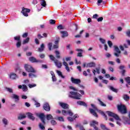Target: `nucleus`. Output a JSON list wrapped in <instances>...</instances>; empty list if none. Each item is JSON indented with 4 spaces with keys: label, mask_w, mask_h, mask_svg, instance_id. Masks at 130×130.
I'll return each mask as SVG.
<instances>
[{
    "label": "nucleus",
    "mask_w": 130,
    "mask_h": 130,
    "mask_svg": "<svg viewBox=\"0 0 130 130\" xmlns=\"http://www.w3.org/2000/svg\"><path fill=\"white\" fill-rule=\"evenodd\" d=\"M48 47L49 48V50H51V47H52V43H49L48 44Z\"/></svg>",
    "instance_id": "c03bdc74"
},
{
    "label": "nucleus",
    "mask_w": 130,
    "mask_h": 130,
    "mask_svg": "<svg viewBox=\"0 0 130 130\" xmlns=\"http://www.w3.org/2000/svg\"><path fill=\"white\" fill-rule=\"evenodd\" d=\"M108 63L109 64H111V66H114V62H113L112 61H109Z\"/></svg>",
    "instance_id": "338daca9"
},
{
    "label": "nucleus",
    "mask_w": 130,
    "mask_h": 130,
    "mask_svg": "<svg viewBox=\"0 0 130 130\" xmlns=\"http://www.w3.org/2000/svg\"><path fill=\"white\" fill-rule=\"evenodd\" d=\"M34 101L35 102V105L36 106V107H40V103L37 102L36 100L34 99Z\"/></svg>",
    "instance_id": "ea45409f"
},
{
    "label": "nucleus",
    "mask_w": 130,
    "mask_h": 130,
    "mask_svg": "<svg viewBox=\"0 0 130 130\" xmlns=\"http://www.w3.org/2000/svg\"><path fill=\"white\" fill-rule=\"evenodd\" d=\"M95 124H98V122L96 121L93 120L90 123V126H93L95 130H99V128L95 125Z\"/></svg>",
    "instance_id": "ddd939ff"
},
{
    "label": "nucleus",
    "mask_w": 130,
    "mask_h": 130,
    "mask_svg": "<svg viewBox=\"0 0 130 130\" xmlns=\"http://www.w3.org/2000/svg\"><path fill=\"white\" fill-rule=\"evenodd\" d=\"M22 90L23 91H27V86H26L25 85H23Z\"/></svg>",
    "instance_id": "864d4df0"
},
{
    "label": "nucleus",
    "mask_w": 130,
    "mask_h": 130,
    "mask_svg": "<svg viewBox=\"0 0 130 130\" xmlns=\"http://www.w3.org/2000/svg\"><path fill=\"white\" fill-rule=\"evenodd\" d=\"M107 113L109 116H111L112 117H114L115 119H116L117 121V124H118V125H121V120H120V118L117 115V114H115V113L111 112L110 111H107Z\"/></svg>",
    "instance_id": "f257e3e1"
},
{
    "label": "nucleus",
    "mask_w": 130,
    "mask_h": 130,
    "mask_svg": "<svg viewBox=\"0 0 130 130\" xmlns=\"http://www.w3.org/2000/svg\"><path fill=\"white\" fill-rule=\"evenodd\" d=\"M27 36H28V33L27 32L23 34V35H22L23 38H26V37H27Z\"/></svg>",
    "instance_id": "052dcab7"
},
{
    "label": "nucleus",
    "mask_w": 130,
    "mask_h": 130,
    "mask_svg": "<svg viewBox=\"0 0 130 130\" xmlns=\"http://www.w3.org/2000/svg\"><path fill=\"white\" fill-rule=\"evenodd\" d=\"M99 40H100V42H101V43H102V44H105L106 43V41L104 39L100 38Z\"/></svg>",
    "instance_id": "e433bc0d"
},
{
    "label": "nucleus",
    "mask_w": 130,
    "mask_h": 130,
    "mask_svg": "<svg viewBox=\"0 0 130 130\" xmlns=\"http://www.w3.org/2000/svg\"><path fill=\"white\" fill-rule=\"evenodd\" d=\"M50 24H51V25L55 24V20L53 19L50 20Z\"/></svg>",
    "instance_id": "603ef678"
},
{
    "label": "nucleus",
    "mask_w": 130,
    "mask_h": 130,
    "mask_svg": "<svg viewBox=\"0 0 130 130\" xmlns=\"http://www.w3.org/2000/svg\"><path fill=\"white\" fill-rule=\"evenodd\" d=\"M61 34L62 38H64V37H68L69 36V34L67 31H60Z\"/></svg>",
    "instance_id": "f3484780"
},
{
    "label": "nucleus",
    "mask_w": 130,
    "mask_h": 130,
    "mask_svg": "<svg viewBox=\"0 0 130 130\" xmlns=\"http://www.w3.org/2000/svg\"><path fill=\"white\" fill-rule=\"evenodd\" d=\"M97 111H98V112L101 113V114H102V115H103V116H104L106 120H107V116H106V115L105 114V113L103 112V111H102L101 110H98Z\"/></svg>",
    "instance_id": "bb28decb"
},
{
    "label": "nucleus",
    "mask_w": 130,
    "mask_h": 130,
    "mask_svg": "<svg viewBox=\"0 0 130 130\" xmlns=\"http://www.w3.org/2000/svg\"><path fill=\"white\" fill-rule=\"evenodd\" d=\"M44 125H45V124H43H43L42 123H39V126L41 129H45V127H44Z\"/></svg>",
    "instance_id": "c756f323"
},
{
    "label": "nucleus",
    "mask_w": 130,
    "mask_h": 130,
    "mask_svg": "<svg viewBox=\"0 0 130 130\" xmlns=\"http://www.w3.org/2000/svg\"><path fill=\"white\" fill-rule=\"evenodd\" d=\"M68 120L69 121H74V118H72L71 117H69L68 118Z\"/></svg>",
    "instance_id": "e2e57ef3"
},
{
    "label": "nucleus",
    "mask_w": 130,
    "mask_h": 130,
    "mask_svg": "<svg viewBox=\"0 0 130 130\" xmlns=\"http://www.w3.org/2000/svg\"><path fill=\"white\" fill-rule=\"evenodd\" d=\"M62 113L63 114V115H67V114H69L70 116H72L73 115V112H72V111L71 110H68V111H66V110H62Z\"/></svg>",
    "instance_id": "f8f14e48"
},
{
    "label": "nucleus",
    "mask_w": 130,
    "mask_h": 130,
    "mask_svg": "<svg viewBox=\"0 0 130 130\" xmlns=\"http://www.w3.org/2000/svg\"><path fill=\"white\" fill-rule=\"evenodd\" d=\"M43 109L46 111H50V106L48 103H45L43 105Z\"/></svg>",
    "instance_id": "9b49d317"
},
{
    "label": "nucleus",
    "mask_w": 130,
    "mask_h": 130,
    "mask_svg": "<svg viewBox=\"0 0 130 130\" xmlns=\"http://www.w3.org/2000/svg\"><path fill=\"white\" fill-rule=\"evenodd\" d=\"M77 104L78 105H80L81 106H84L85 107H87V105L86 103L82 102V101H78Z\"/></svg>",
    "instance_id": "412c9836"
},
{
    "label": "nucleus",
    "mask_w": 130,
    "mask_h": 130,
    "mask_svg": "<svg viewBox=\"0 0 130 130\" xmlns=\"http://www.w3.org/2000/svg\"><path fill=\"white\" fill-rule=\"evenodd\" d=\"M2 122L4 123V124H5V125H8L9 123V121H8V119H7L5 118H4L2 119Z\"/></svg>",
    "instance_id": "cd10ccee"
},
{
    "label": "nucleus",
    "mask_w": 130,
    "mask_h": 130,
    "mask_svg": "<svg viewBox=\"0 0 130 130\" xmlns=\"http://www.w3.org/2000/svg\"><path fill=\"white\" fill-rule=\"evenodd\" d=\"M60 106L62 108H63V109H69V105L66 103H60Z\"/></svg>",
    "instance_id": "dca6fc26"
},
{
    "label": "nucleus",
    "mask_w": 130,
    "mask_h": 130,
    "mask_svg": "<svg viewBox=\"0 0 130 130\" xmlns=\"http://www.w3.org/2000/svg\"><path fill=\"white\" fill-rule=\"evenodd\" d=\"M25 105L26 106V107H30V106H31V105L28 102H25Z\"/></svg>",
    "instance_id": "680f3d73"
},
{
    "label": "nucleus",
    "mask_w": 130,
    "mask_h": 130,
    "mask_svg": "<svg viewBox=\"0 0 130 130\" xmlns=\"http://www.w3.org/2000/svg\"><path fill=\"white\" fill-rule=\"evenodd\" d=\"M49 57L52 61H54L56 67H57L58 69H61V67L62 66L61 62H59L58 60L55 59V57H54V56L52 55H49Z\"/></svg>",
    "instance_id": "f03ea898"
},
{
    "label": "nucleus",
    "mask_w": 130,
    "mask_h": 130,
    "mask_svg": "<svg viewBox=\"0 0 130 130\" xmlns=\"http://www.w3.org/2000/svg\"><path fill=\"white\" fill-rule=\"evenodd\" d=\"M123 98L125 101H128V100H129V97L127 94H124Z\"/></svg>",
    "instance_id": "72a5a7b5"
},
{
    "label": "nucleus",
    "mask_w": 130,
    "mask_h": 130,
    "mask_svg": "<svg viewBox=\"0 0 130 130\" xmlns=\"http://www.w3.org/2000/svg\"><path fill=\"white\" fill-rule=\"evenodd\" d=\"M45 46H44V44H42V45H41V47L40 48H38V50L39 52H42V51H43V50H44V48H45Z\"/></svg>",
    "instance_id": "4be33fe9"
},
{
    "label": "nucleus",
    "mask_w": 130,
    "mask_h": 130,
    "mask_svg": "<svg viewBox=\"0 0 130 130\" xmlns=\"http://www.w3.org/2000/svg\"><path fill=\"white\" fill-rule=\"evenodd\" d=\"M16 46L18 48H19V47H21V41L17 42V43L16 44Z\"/></svg>",
    "instance_id": "8fccbe9b"
},
{
    "label": "nucleus",
    "mask_w": 130,
    "mask_h": 130,
    "mask_svg": "<svg viewBox=\"0 0 130 130\" xmlns=\"http://www.w3.org/2000/svg\"><path fill=\"white\" fill-rule=\"evenodd\" d=\"M56 73L58 76H59V77H60L61 78H62V79H64L65 77L64 76L62 75V73H61V72H60V71L57 70Z\"/></svg>",
    "instance_id": "b1692460"
},
{
    "label": "nucleus",
    "mask_w": 130,
    "mask_h": 130,
    "mask_svg": "<svg viewBox=\"0 0 130 130\" xmlns=\"http://www.w3.org/2000/svg\"><path fill=\"white\" fill-rule=\"evenodd\" d=\"M98 17H99V15H98V14H94L93 15V19H97V18H98Z\"/></svg>",
    "instance_id": "69168bd1"
},
{
    "label": "nucleus",
    "mask_w": 130,
    "mask_h": 130,
    "mask_svg": "<svg viewBox=\"0 0 130 130\" xmlns=\"http://www.w3.org/2000/svg\"><path fill=\"white\" fill-rule=\"evenodd\" d=\"M69 88L70 89H71V90H73V91H76V92H78V89L73 86H70Z\"/></svg>",
    "instance_id": "09e8293b"
},
{
    "label": "nucleus",
    "mask_w": 130,
    "mask_h": 130,
    "mask_svg": "<svg viewBox=\"0 0 130 130\" xmlns=\"http://www.w3.org/2000/svg\"><path fill=\"white\" fill-rule=\"evenodd\" d=\"M57 119L59 121H64V119L62 117H57Z\"/></svg>",
    "instance_id": "a18cd8bd"
},
{
    "label": "nucleus",
    "mask_w": 130,
    "mask_h": 130,
    "mask_svg": "<svg viewBox=\"0 0 130 130\" xmlns=\"http://www.w3.org/2000/svg\"><path fill=\"white\" fill-rule=\"evenodd\" d=\"M125 80L126 82L128 84V85H130V77H128L125 78Z\"/></svg>",
    "instance_id": "79ce46f5"
},
{
    "label": "nucleus",
    "mask_w": 130,
    "mask_h": 130,
    "mask_svg": "<svg viewBox=\"0 0 130 130\" xmlns=\"http://www.w3.org/2000/svg\"><path fill=\"white\" fill-rule=\"evenodd\" d=\"M46 119L47 120H50V119H53V117L51 114H48L46 115Z\"/></svg>",
    "instance_id": "2f4dec72"
},
{
    "label": "nucleus",
    "mask_w": 130,
    "mask_h": 130,
    "mask_svg": "<svg viewBox=\"0 0 130 130\" xmlns=\"http://www.w3.org/2000/svg\"><path fill=\"white\" fill-rule=\"evenodd\" d=\"M126 35L128 37H130V30L128 29L126 31Z\"/></svg>",
    "instance_id": "5fc2aeb1"
},
{
    "label": "nucleus",
    "mask_w": 130,
    "mask_h": 130,
    "mask_svg": "<svg viewBox=\"0 0 130 130\" xmlns=\"http://www.w3.org/2000/svg\"><path fill=\"white\" fill-rule=\"evenodd\" d=\"M125 70H122V71L121 72V74H122V76H124V74H125Z\"/></svg>",
    "instance_id": "774afa93"
},
{
    "label": "nucleus",
    "mask_w": 130,
    "mask_h": 130,
    "mask_svg": "<svg viewBox=\"0 0 130 130\" xmlns=\"http://www.w3.org/2000/svg\"><path fill=\"white\" fill-rule=\"evenodd\" d=\"M41 5L43 7H46V2H45V1L44 0L41 1Z\"/></svg>",
    "instance_id": "c9c22d12"
},
{
    "label": "nucleus",
    "mask_w": 130,
    "mask_h": 130,
    "mask_svg": "<svg viewBox=\"0 0 130 130\" xmlns=\"http://www.w3.org/2000/svg\"><path fill=\"white\" fill-rule=\"evenodd\" d=\"M100 126H101L102 129L109 130V129H108L107 127H106V126H105V125H104L103 124H101Z\"/></svg>",
    "instance_id": "f704fd0d"
},
{
    "label": "nucleus",
    "mask_w": 130,
    "mask_h": 130,
    "mask_svg": "<svg viewBox=\"0 0 130 130\" xmlns=\"http://www.w3.org/2000/svg\"><path fill=\"white\" fill-rule=\"evenodd\" d=\"M21 13L23 14V15L28 17V13H30V9L23 7Z\"/></svg>",
    "instance_id": "1a4fd4ad"
},
{
    "label": "nucleus",
    "mask_w": 130,
    "mask_h": 130,
    "mask_svg": "<svg viewBox=\"0 0 130 130\" xmlns=\"http://www.w3.org/2000/svg\"><path fill=\"white\" fill-rule=\"evenodd\" d=\"M69 97L72 98L73 99H80V97H82V95L78 92H75L74 91H71L69 94Z\"/></svg>",
    "instance_id": "20e7f679"
},
{
    "label": "nucleus",
    "mask_w": 130,
    "mask_h": 130,
    "mask_svg": "<svg viewBox=\"0 0 130 130\" xmlns=\"http://www.w3.org/2000/svg\"><path fill=\"white\" fill-rule=\"evenodd\" d=\"M51 124H52V125H55V124H56V121H55V120H52L51 121Z\"/></svg>",
    "instance_id": "4d7b16f0"
},
{
    "label": "nucleus",
    "mask_w": 130,
    "mask_h": 130,
    "mask_svg": "<svg viewBox=\"0 0 130 130\" xmlns=\"http://www.w3.org/2000/svg\"><path fill=\"white\" fill-rule=\"evenodd\" d=\"M26 115L28 117L29 119H31V120H35V117L33 116V114L30 112H28L26 113Z\"/></svg>",
    "instance_id": "2eb2a0df"
},
{
    "label": "nucleus",
    "mask_w": 130,
    "mask_h": 130,
    "mask_svg": "<svg viewBox=\"0 0 130 130\" xmlns=\"http://www.w3.org/2000/svg\"><path fill=\"white\" fill-rule=\"evenodd\" d=\"M28 77H29V78H36V75H35V74H32V73H29V74H28Z\"/></svg>",
    "instance_id": "37998d69"
},
{
    "label": "nucleus",
    "mask_w": 130,
    "mask_h": 130,
    "mask_svg": "<svg viewBox=\"0 0 130 130\" xmlns=\"http://www.w3.org/2000/svg\"><path fill=\"white\" fill-rule=\"evenodd\" d=\"M29 40H30V38H27L25 40H23V44H26L29 42Z\"/></svg>",
    "instance_id": "58836bf2"
},
{
    "label": "nucleus",
    "mask_w": 130,
    "mask_h": 130,
    "mask_svg": "<svg viewBox=\"0 0 130 130\" xmlns=\"http://www.w3.org/2000/svg\"><path fill=\"white\" fill-rule=\"evenodd\" d=\"M56 58H60V53L59 51L56 50L55 51Z\"/></svg>",
    "instance_id": "7c9ffc66"
},
{
    "label": "nucleus",
    "mask_w": 130,
    "mask_h": 130,
    "mask_svg": "<svg viewBox=\"0 0 130 130\" xmlns=\"http://www.w3.org/2000/svg\"><path fill=\"white\" fill-rule=\"evenodd\" d=\"M63 28H63V26H62V25H59L57 27V29H58V30H61V29H62Z\"/></svg>",
    "instance_id": "6e6d98bb"
},
{
    "label": "nucleus",
    "mask_w": 130,
    "mask_h": 130,
    "mask_svg": "<svg viewBox=\"0 0 130 130\" xmlns=\"http://www.w3.org/2000/svg\"><path fill=\"white\" fill-rule=\"evenodd\" d=\"M18 119H23V118H26V115L25 114H20L18 117Z\"/></svg>",
    "instance_id": "a878e982"
},
{
    "label": "nucleus",
    "mask_w": 130,
    "mask_h": 130,
    "mask_svg": "<svg viewBox=\"0 0 130 130\" xmlns=\"http://www.w3.org/2000/svg\"><path fill=\"white\" fill-rule=\"evenodd\" d=\"M63 64L64 66V67H66V70L67 71V72H71V70H70V68H69V64H68L67 62L63 61Z\"/></svg>",
    "instance_id": "aec40b11"
},
{
    "label": "nucleus",
    "mask_w": 130,
    "mask_h": 130,
    "mask_svg": "<svg viewBox=\"0 0 130 130\" xmlns=\"http://www.w3.org/2000/svg\"><path fill=\"white\" fill-rule=\"evenodd\" d=\"M91 107L93 109H89V112H90L91 114H92L94 116H95V117H98V115L97 114V113L95 112V111H98V109L97 108V107L95 106V105L91 104Z\"/></svg>",
    "instance_id": "39448f33"
},
{
    "label": "nucleus",
    "mask_w": 130,
    "mask_h": 130,
    "mask_svg": "<svg viewBox=\"0 0 130 130\" xmlns=\"http://www.w3.org/2000/svg\"><path fill=\"white\" fill-rule=\"evenodd\" d=\"M114 47L115 51V52L114 53V55H115V56L116 57H119V55H120V53H121L120 50H119V48L117 46H114Z\"/></svg>",
    "instance_id": "6e6552de"
},
{
    "label": "nucleus",
    "mask_w": 130,
    "mask_h": 130,
    "mask_svg": "<svg viewBox=\"0 0 130 130\" xmlns=\"http://www.w3.org/2000/svg\"><path fill=\"white\" fill-rule=\"evenodd\" d=\"M36 116L38 117H39L42 122L43 123V124H46V122H45V115L43 113H37L36 114Z\"/></svg>",
    "instance_id": "0eeeda50"
},
{
    "label": "nucleus",
    "mask_w": 130,
    "mask_h": 130,
    "mask_svg": "<svg viewBox=\"0 0 130 130\" xmlns=\"http://www.w3.org/2000/svg\"><path fill=\"white\" fill-rule=\"evenodd\" d=\"M98 101H99L101 106H103L104 107H106V104H104V103H103V102L101 101V100L100 99H98Z\"/></svg>",
    "instance_id": "c85d7f7f"
},
{
    "label": "nucleus",
    "mask_w": 130,
    "mask_h": 130,
    "mask_svg": "<svg viewBox=\"0 0 130 130\" xmlns=\"http://www.w3.org/2000/svg\"><path fill=\"white\" fill-rule=\"evenodd\" d=\"M24 68L26 71L28 73H36V71L34 69L33 67L30 65L25 64Z\"/></svg>",
    "instance_id": "423d86ee"
},
{
    "label": "nucleus",
    "mask_w": 130,
    "mask_h": 130,
    "mask_svg": "<svg viewBox=\"0 0 130 130\" xmlns=\"http://www.w3.org/2000/svg\"><path fill=\"white\" fill-rule=\"evenodd\" d=\"M119 70H120L121 71H123V70H124L123 69H125V66L124 65H120L119 67Z\"/></svg>",
    "instance_id": "49530a36"
},
{
    "label": "nucleus",
    "mask_w": 130,
    "mask_h": 130,
    "mask_svg": "<svg viewBox=\"0 0 130 130\" xmlns=\"http://www.w3.org/2000/svg\"><path fill=\"white\" fill-rule=\"evenodd\" d=\"M35 41L36 44H37V45H39V40H38V39H36Z\"/></svg>",
    "instance_id": "0e129e2a"
},
{
    "label": "nucleus",
    "mask_w": 130,
    "mask_h": 130,
    "mask_svg": "<svg viewBox=\"0 0 130 130\" xmlns=\"http://www.w3.org/2000/svg\"><path fill=\"white\" fill-rule=\"evenodd\" d=\"M108 44L109 47H110V48L112 47V45H113L112 44V42H111L110 41H108Z\"/></svg>",
    "instance_id": "de8ad7c7"
},
{
    "label": "nucleus",
    "mask_w": 130,
    "mask_h": 130,
    "mask_svg": "<svg viewBox=\"0 0 130 130\" xmlns=\"http://www.w3.org/2000/svg\"><path fill=\"white\" fill-rule=\"evenodd\" d=\"M10 79H12V80H16L17 79V75L15 73H12L10 75Z\"/></svg>",
    "instance_id": "5701e85b"
},
{
    "label": "nucleus",
    "mask_w": 130,
    "mask_h": 130,
    "mask_svg": "<svg viewBox=\"0 0 130 130\" xmlns=\"http://www.w3.org/2000/svg\"><path fill=\"white\" fill-rule=\"evenodd\" d=\"M76 127H79L80 130H85V128H84V126H83L81 124H77L76 125Z\"/></svg>",
    "instance_id": "473e14b6"
},
{
    "label": "nucleus",
    "mask_w": 130,
    "mask_h": 130,
    "mask_svg": "<svg viewBox=\"0 0 130 130\" xmlns=\"http://www.w3.org/2000/svg\"><path fill=\"white\" fill-rule=\"evenodd\" d=\"M95 66L96 63H95V62H91L90 63L87 64L86 68H93L95 67Z\"/></svg>",
    "instance_id": "6ab92c4d"
},
{
    "label": "nucleus",
    "mask_w": 130,
    "mask_h": 130,
    "mask_svg": "<svg viewBox=\"0 0 130 130\" xmlns=\"http://www.w3.org/2000/svg\"><path fill=\"white\" fill-rule=\"evenodd\" d=\"M117 109L119 112H120L122 114H125V113H127L126 107H125L124 105H118Z\"/></svg>",
    "instance_id": "7ed1b4c3"
},
{
    "label": "nucleus",
    "mask_w": 130,
    "mask_h": 130,
    "mask_svg": "<svg viewBox=\"0 0 130 130\" xmlns=\"http://www.w3.org/2000/svg\"><path fill=\"white\" fill-rule=\"evenodd\" d=\"M6 90L8 92H9V93H13V89L12 88L7 87Z\"/></svg>",
    "instance_id": "3c124183"
},
{
    "label": "nucleus",
    "mask_w": 130,
    "mask_h": 130,
    "mask_svg": "<svg viewBox=\"0 0 130 130\" xmlns=\"http://www.w3.org/2000/svg\"><path fill=\"white\" fill-rule=\"evenodd\" d=\"M14 40H16V41H21V37L18 36H16V37H14Z\"/></svg>",
    "instance_id": "4c0bfd02"
},
{
    "label": "nucleus",
    "mask_w": 130,
    "mask_h": 130,
    "mask_svg": "<svg viewBox=\"0 0 130 130\" xmlns=\"http://www.w3.org/2000/svg\"><path fill=\"white\" fill-rule=\"evenodd\" d=\"M98 22H102V21H103V17H101L99 18H98Z\"/></svg>",
    "instance_id": "bf43d9fd"
},
{
    "label": "nucleus",
    "mask_w": 130,
    "mask_h": 130,
    "mask_svg": "<svg viewBox=\"0 0 130 130\" xmlns=\"http://www.w3.org/2000/svg\"><path fill=\"white\" fill-rule=\"evenodd\" d=\"M29 60H30V61H31V62H42V60H37L36 58L34 57H30L29 58Z\"/></svg>",
    "instance_id": "4468645a"
},
{
    "label": "nucleus",
    "mask_w": 130,
    "mask_h": 130,
    "mask_svg": "<svg viewBox=\"0 0 130 130\" xmlns=\"http://www.w3.org/2000/svg\"><path fill=\"white\" fill-rule=\"evenodd\" d=\"M28 86L29 88H34V87H36V86H37V85L36 84L32 83L31 84H28Z\"/></svg>",
    "instance_id": "a19ab883"
},
{
    "label": "nucleus",
    "mask_w": 130,
    "mask_h": 130,
    "mask_svg": "<svg viewBox=\"0 0 130 130\" xmlns=\"http://www.w3.org/2000/svg\"><path fill=\"white\" fill-rule=\"evenodd\" d=\"M71 81L73 84H75L76 85H79V84H81V79H75L74 77H71Z\"/></svg>",
    "instance_id": "9d476101"
},
{
    "label": "nucleus",
    "mask_w": 130,
    "mask_h": 130,
    "mask_svg": "<svg viewBox=\"0 0 130 130\" xmlns=\"http://www.w3.org/2000/svg\"><path fill=\"white\" fill-rule=\"evenodd\" d=\"M11 98H12V99H15V102H17V101H19V100H20V98L19 96L15 94H13L11 96Z\"/></svg>",
    "instance_id": "a211bd4d"
},
{
    "label": "nucleus",
    "mask_w": 130,
    "mask_h": 130,
    "mask_svg": "<svg viewBox=\"0 0 130 130\" xmlns=\"http://www.w3.org/2000/svg\"><path fill=\"white\" fill-rule=\"evenodd\" d=\"M52 79L53 82H56V77H55V75L52 76Z\"/></svg>",
    "instance_id": "13d9d810"
},
{
    "label": "nucleus",
    "mask_w": 130,
    "mask_h": 130,
    "mask_svg": "<svg viewBox=\"0 0 130 130\" xmlns=\"http://www.w3.org/2000/svg\"><path fill=\"white\" fill-rule=\"evenodd\" d=\"M109 88L110 89H111L112 91H113V92H115V93H117V92H118V89H117L116 88H114V87H113V86H109Z\"/></svg>",
    "instance_id": "393cba45"
}]
</instances>
